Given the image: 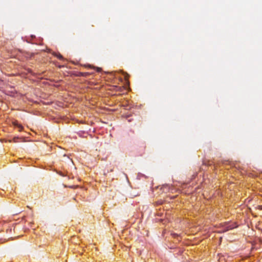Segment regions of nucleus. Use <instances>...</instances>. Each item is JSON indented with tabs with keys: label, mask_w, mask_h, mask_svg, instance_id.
<instances>
[{
	"label": "nucleus",
	"mask_w": 262,
	"mask_h": 262,
	"mask_svg": "<svg viewBox=\"0 0 262 262\" xmlns=\"http://www.w3.org/2000/svg\"><path fill=\"white\" fill-rule=\"evenodd\" d=\"M259 208L260 209L262 210V205L261 206H259Z\"/></svg>",
	"instance_id": "7"
},
{
	"label": "nucleus",
	"mask_w": 262,
	"mask_h": 262,
	"mask_svg": "<svg viewBox=\"0 0 262 262\" xmlns=\"http://www.w3.org/2000/svg\"><path fill=\"white\" fill-rule=\"evenodd\" d=\"M97 71H98V72H100V70H101V69H100V68H97Z\"/></svg>",
	"instance_id": "6"
},
{
	"label": "nucleus",
	"mask_w": 262,
	"mask_h": 262,
	"mask_svg": "<svg viewBox=\"0 0 262 262\" xmlns=\"http://www.w3.org/2000/svg\"><path fill=\"white\" fill-rule=\"evenodd\" d=\"M19 140V138H18V137H14V138L13 139V142H18L19 141H18Z\"/></svg>",
	"instance_id": "3"
},
{
	"label": "nucleus",
	"mask_w": 262,
	"mask_h": 262,
	"mask_svg": "<svg viewBox=\"0 0 262 262\" xmlns=\"http://www.w3.org/2000/svg\"><path fill=\"white\" fill-rule=\"evenodd\" d=\"M89 67L91 68V65H89L88 66Z\"/></svg>",
	"instance_id": "8"
},
{
	"label": "nucleus",
	"mask_w": 262,
	"mask_h": 262,
	"mask_svg": "<svg viewBox=\"0 0 262 262\" xmlns=\"http://www.w3.org/2000/svg\"><path fill=\"white\" fill-rule=\"evenodd\" d=\"M18 127L19 128V131H20L23 129V127L20 125H18Z\"/></svg>",
	"instance_id": "4"
},
{
	"label": "nucleus",
	"mask_w": 262,
	"mask_h": 262,
	"mask_svg": "<svg viewBox=\"0 0 262 262\" xmlns=\"http://www.w3.org/2000/svg\"><path fill=\"white\" fill-rule=\"evenodd\" d=\"M53 55L54 56H56L60 60H63L64 59L63 56L61 54H60L59 53H54Z\"/></svg>",
	"instance_id": "2"
},
{
	"label": "nucleus",
	"mask_w": 262,
	"mask_h": 262,
	"mask_svg": "<svg viewBox=\"0 0 262 262\" xmlns=\"http://www.w3.org/2000/svg\"><path fill=\"white\" fill-rule=\"evenodd\" d=\"M237 227V225L235 223L231 222H226L224 224H222L219 227L218 232L224 233L227 232L230 230H232Z\"/></svg>",
	"instance_id": "1"
},
{
	"label": "nucleus",
	"mask_w": 262,
	"mask_h": 262,
	"mask_svg": "<svg viewBox=\"0 0 262 262\" xmlns=\"http://www.w3.org/2000/svg\"><path fill=\"white\" fill-rule=\"evenodd\" d=\"M141 176H143V175L142 174L139 173L138 175V178L140 179Z\"/></svg>",
	"instance_id": "5"
}]
</instances>
